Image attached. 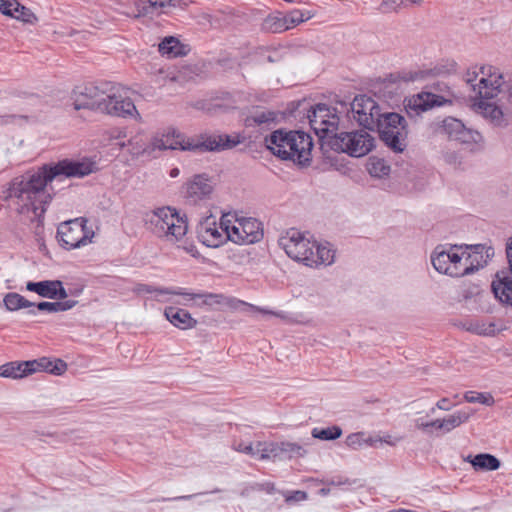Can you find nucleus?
Returning <instances> with one entry per match:
<instances>
[{
    "label": "nucleus",
    "instance_id": "1",
    "mask_svg": "<svg viewBox=\"0 0 512 512\" xmlns=\"http://www.w3.org/2000/svg\"><path fill=\"white\" fill-rule=\"evenodd\" d=\"M97 170L96 162L83 158L43 164L14 177L3 190V200L23 224H39L56 192L54 182L82 178Z\"/></svg>",
    "mask_w": 512,
    "mask_h": 512
},
{
    "label": "nucleus",
    "instance_id": "2",
    "mask_svg": "<svg viewBox=\"0 0 512 512\" xmlns=\"http://www.w3.org/2000/svg\"><path fill=\"white\" fill-rule=\"evenodd\" d=\"M346 108V103L335 99L331 106L322 102V167H337L334 159L326 155L328 150L345 153L360 158L368 155L376 147V138L370 132L359 129L350 132H336L339 114Z\"/></svg>",
    "mask_w": 512,
    "mask_h": 512
},
{
    "label": "nucleus",
    "instance_id": "3",
    "mask_svg": "<svg viewBox=\"0 0 512 512\" xmlns=\"http://www.w3.org/2000/svg\"><path fill=\"white\" fill-rule=\"evenodd\" d=\"M491 248L484 245L474 246H437L431 253L434 269L450 277H463L483 268L492 255Z\"/></svg>",
    "mask_w": 512,
    "mask_h": 512
},
{
    "label": "nucleus",
    "instance_id": "4",
    "mask_svg": "<svg viewBox=\"0 0 512 512\" xmlns=\"http://www.w3.org/2000/svg\"><path fill=\"white\" fill-rule=\"evenodd\" d=\"M145 221L152 232L164 243L185 251L194 258L200 253L193 241L187 236V221L172 207L163 206L146 213Z\"/></svg>",
    "mask_w": 512,
    "mask_h": 512
},
{
    "label": "nucleus",
    "instance_id": "5",
    "mask_svg": "<svg viewBox=\"0 0 512 512\" xmlns=\"http://www.w3.org/2000/svg\"><path fill=\"white\" fill-rule=\"evenodd\" d=\"M266 147L278 158L305 166L311 161L312 139L301 131L276 130L265 138Z\"/></svg>",
    "mask_w": 512,
    "mask_h": 512
},
{
    "label": "nucleus",
    "instance_id": "6",
    "mask_svg": "<svg viewBox=\"0 0 512 512\" xmlns=\"http://www.w3.org/2000/svg\"><path fill=\"white\" fill-rule=\"evenodd\" d=\"M279 246L293 261L309 268L320 264V244L308 232L296 228L283 231L278 239Z\"/></svg>",
    "mask_w": 512,
    "mask_h": 512
},
{
    "label": "nucleus",
    "instance_id": "7",
    "mask_svg": "<svg viewBox=\"0 0 512 512\" xmlns=\"http://www.w3.org/2000/svg\"><path fill=\"white\" fill-rule=\"evenodd\" d=\"M465 82L474 92L473 99L498 98L504 93V78L493 66H473L464 75Z\"/></svg>",
    "mask_w": 512,
    "mask_h": 512
},
{
    "label": "nucleus",
    "instance_id": "8",
    "mask_svg": "<svg viewBox=\"0 0 512 512\" xmlns=\"http://www.w3.org/2000/svg\"><path fill=\"white\" fill-rule=\"evenodd\" d=\"M375 128L380 139L393 152L402 153L407 147V121L395 112L382 113Z\"/></svg>",
    "mask_w": 512,
    "mask_h": 512
},
{
    "label": "nucleus",
    "instance_id": "9",
    "mask_svg": "<svg viewBox=\"0 0 512 512\" xmlns=\"http://www.w3.org/2000/svg\"><path fill=\"white\" fill-rule=\"evenodd\" d=\"M104 98L105 101L101 109L102 114L120 118H133L137 121L141 120V116L133 100L130 98L127 88L117 84H108Z\"/></svg>",
    "mask_w": 512,
    "mask_h": 512
},
{
    "label": "nucleus",
    "instance_id": "10",
    "mask_svg": "<svg viewBox=\"0 0 512 512\" xmlns=\"http://www.w3.org/2000/svg\"><path fill=\"white\" fill-rule=\"evenodd\" d=\"M223 225L228 229V238L237 244H252L261 240V223L255 218H238L227 213L223 215Z\"/></svg>",
    "mask_w": 512,
    "mask_h": 512
},
{
    "label": "nucleus",
    "instance_id": "11",
    "mask_svg": "<svg viewBox=\"0 0 512 512\" xmlns=\"http://www.w3.org/2000/svg\"><path fill=\"white\" fill-rule=\"evenodd\" d=\"M86 218H75L61 223L57 229L60 245L68 250L84 247L92 242L94 231L87 227Z\"/></svg>",
    "mask_w": 512,
    "mask_h": 512
},
{
    "label": "nucleus",
    "instance_id": "12",
    "mask_svg": "<svg viewBox=\"0 0 512 512\" xmlns=\"http://www.w3.org/2000/svg\"><path fill=\"white\" fill-rule=\"evenodd\" d=\"M108 84L88 83L76 86L70 94V102L75 111L90 110L101 113Z\"/></svg>",
    "mask_w": 512,
    "mask_h": 512
},
{
    "label": "nucleus",
    "instance_id": "13",
    "mask_svg": "<svg viewBox=\"0 0 512 512\" xmlns=\"http://www.w3.org/2000/svg\"><path fill=\"white\" fill-rule=\"evenodd\" d=\"M445 88V91L440 89L441 94L423 91L407 98L405 100V109L407 113L418 115L434 107L451 104L453 94L448 89V87Z\"/></svg>",
    "mask_w": 512,
    "mask_h": 512
},
{
    "label": "nucleus",
    "instance_id": "14",
    "mask_svg": "<svg viewBox=\"0 0 512 512\" xmlns=\"http://www.w3.org/2000/svg\"><path fill=\"white\" fill-rule=\"evenodd\" d=\"M354 120L366 129L374 130L381 111L378 103L366 95L356 96L351 103Z\"/></svg>",
    "mask_w": 512,
    "mask_h": 512
},
{
    "label": "nucleus",
    "instance_id": "15",
    "mask_svg": "<svg viewBox=\"0 0 512 512\" xmlns=\"http://www.w3.org/2000/svg\"><path fill=\"white\" fill-rule=\"evenodd\" d=\"M260 460H286L294 456H303L304 449L297 443L283 442H258Z\"/></svg>",
    "mask_w": 512,
    "mask_h": 512
},
{
    "label": "nucleus",
    "instance_id": "16",
    "mask_svg": "<svg viewBox=\"0 0 512 512\" xmlns=\"http://www.w3.org/2000/svg\"><path fill=\"white\" fill-rule=\"evenodd\" d=\"M194 147V138L186 137L175 130H168L165 133L156 134L150 141L151 152L167 149L191 151Z\"/></svg>",
    "mask_w": 512,
    "mask_h": 512
},
{
    "label": "nucleus",
    "instance_id": "17",
    "mask_svg": "<svg viewBox=\"0 0 512 512\" xmlns=\"http://www.w3.org/2000/svg\"><path fill=\"white\" fill-rule=\"evenodd\" d=\"M198 237L204 245L213 248L219 247L229 240L228 229L223 225V216L219 223L212 217L201 222L198 227Z\"/></svg>",
    "mask_w": 512,
    "mask_h": 512
},
{
    "label": "nucleus",
    "instance_id": "18",
    "mask_svg": "<svg viewBox=\"0 0 512 512\" xmlns=\"http://www.w3.org/2000/svg\"><path fill=\"white\" fill-rule=\"evenodd\" d=\"M472 109L493 126L503 127L508 124V119L498 102V98L473 99Z\"/></svg>",
    "mask_w": 512,
    "mask_h": 512
},
{
    "label": "nucleus",
    "instance_id": "19",
    "mask_svg": "<svg viewBox=\"0 0 512 512\" xmlns=\"http://www.w3.org/2000/svg\"><path fill=\"white\" fill-rule=\"evenodd\" d=\"M241 143V139L238 135H226V134H213L201 136L200 139H194L195 147L192 151L203 150V151H223L232 149L236 145Z\"/></svg>",
    "mask_w": 512,
    "mask_h": 512
},
{
    "label": "nucleus",
    "instance_id": "20",
    "mask_svg": "<svg viewBox=\"0 0 512 512\" xmlns=\"http://www.w3.org/2000/svg\"><path fill=\"white\" fill-rule=\"evenodd\" d=\"M26 289L50 299H65L68 297L62 282L59 280H46L41 282H28Z\"/></svg>",
    "mask_w": 512,
    "mask_h": 512
},
{
    "label": "nucleus",
    "instance_id": "21",
    "mask_svg": "<svg viewBox=\"0 0 512 512\" xmlns=\"http://www.w3.org/2000/svg\"><path fill=\"white\" fill-rule=\"evenodd\" d=\"M474 411L472 409L457 410L444 418L433 420V428L443 433H449L461 425L467 423Z\"/></svg>",
    "mask_w": 512,
    "mask_h": 512
},
{
    "label": "nucleus",
    "instance_id": "22",
    "mask_svg": "<svg viewBox=\"0 0 512 512\" xmlns=\"http://www.w3.org/2000/svg\"><path fill=\"white\" fill-rule=\"evenodd\" d=\"M189 0H141L137 4L139 15L167 13L170 8L187 6Z\"/></svg>",
    "mask_w": 512,
    "mask_h": 512
},
{
    "label": "nucleus",
    "instance_id": "23",
    "mask_svg": "<svg viewBox=\"0 0 512 512\" xmlns=\"http://www.w3.org/2000/svg\"><path fill=\"white\" fill-rule=\"evenodd\" d=\"M212 192L213 185L204 175H196L186 183L185 193L192 202L206 199Z\"/></svg>",
    "mask_w": 512,
    "mask_h": 512
},
{
    "label": "nucleus",
    "instance_id": "24",
    "mask_svg": "<svg viewBox=\"0 0 512 512\" xmlns=\"http://www.w3.org/2000/svg\"><path fill=\"white\" fill-rule=\"evenodd\" d=\"M491 286L497 299L512 306V274L509 271L498 272Z\"/></svg>",
    "mask_w": 512,
    "mask_h": 512
},
{
    "label": "nucleus",
    "instance_id": "25",
    "mask_svg": "<svg viewBox=\"0 0 512 512\" xmlns=\"http://www.w3.org/2000/svg\"><path fill=\"white\" fill-rule=\"evenodd\" d=\"M31 375L37 372H48L53 375H63L68 365L62 359L51 360L48 357H41L35 360H29Z\"/></svg>",
    "mask_w": 512,
    "mask_h": 512
},
{
    "label": "nucleus",
    "instance_id": "26",
    "mask_svg": "<svg viewBox=\"0 0 512 512\" xmlns=\"http://www.w3.org/2000/svg\"><path fill=\"white\" fill-rule=\"evenodd\" d=\"M164 315L171 324L180 329L193 328L197 324V321L192 318L191 314L184 309L167 307Z\"/></svg>",
    "mask_w": 512,
    "mask_h": 512
},
{
    "label": "nucleus",
    "instance_id": "27",
    "mask_svg": "<svg viewBox=\"0 0 512 512\" xmlns=\"http://www.w3.org/2000/svg\"><path fill=\"white\" fill-rule=\"evenodd\" d=\"M190 51L189 45L182 43L174 36L165 37L159 44V52L168 58L185 56Z\"/></svg>",
    "mask_w": 512,
    "mask_h": 512
},
{
    "label": "nucleus",
    "instance_id": "28",
    "mask_svg": "<svg viewBox=\"0 0 512 512\" xmlns=\"http://www.w3.org/2000/svg\"><path fill=\"white\" fill-rule=\"evenodd\" d=\"M31 375L29 361H12L0 365V377L13 380Z\"/></svg>",
    "mask_w": 512,
    "mask_h": 512
},
{
    "label": "nucleus",
    "instance_id": "29",
    "mask_svg": "<svg viewBox=\"0 0 512 512\" xmlns=\"http://www.w3.org/2000/svg\"><path fill=\"white\" fill-rule=\"evenodd\" d=\"M434 132L446 135L450 140L456 141L464 124L453 117H446L442 120L434 122Z\"/></svg>",
    "mask_w": 512,
    "mask_h": 512
},
{
    "label": "nucleus",
    "instance_id": "30",
    "mask_svg": "<svg viewBox=\"0 0 512 512\" xmlns=\"http://www.w3.org/2000/svg\"><path fill=\"white\" fill-rule=\"evenodd\" d=\"M189 296L191 299H194V306L196 307L217 309L230 304V300L222 294L199 293V295Z\"/></svg>",
    "mask_w": 512,
    "mask_h": 512
},
{
    "label": "nucleus",
    "instance_id": "31",
    "mask_svg": "<svg viewBox=\"0 0 512 512\" xmlns=\"http://www.w3.org/2000/svg\"><path fill=\"white\" fill-rule=\"evenodd\" d=\"M467 461L473 466L475 470L481 471H495L500 468V461L494 455L481 453L472 457L469 456Z\"/></svg>",
    "mask_w": 512,
    "mask_h": 512
},
{
    "label": "nucleus",
    "instance_id": "32",
    "mask_svg": "<svg viewBox=\"0 0 512 512\" xmlns=\"http://www.w3.org/2000/svg\"><path fill=\"white\" fill-rule=\"evenodd\" d=\"M381 439L378 436L367 435L364 432H356L349 434L345 439V444L354 450L361 449L366 446H375Z\"/></svg>",
    "mask_w": 512,
    "mask_h": 512
},
{
    "label": "nucleus",
    "instance_id": "33",
    "mask_svg": "<svg viewBox=\"0 0 512 512\" xmlns=\"http://www.w3.org/2000/svg\"><path fill=\"white\" fill-rule=\"evenodd\" d=\"M119 145L121 148L128 147L130 153L135 155L151 152L150 144L146 145L145 134L141 130L132 135L127 142H121Z\"/></svg>",
    "mask_w": 512,
    "mask_h": 512
},
{
    "label": "nucleus",
    "instance_id": "34",
    "mask_svg": "<svg viewBox=\"0 0 512 512\" xmlns=\"http://www.w3.org/2000/svg\"><path fill=\"white\" fill-rule=\"evenodd\" d=\"M456 141L474 148L483 143V137L478 131L469 129L464 125Z\"/></svg>",
    "mask_w": 512,
    "mask_h": 512
},
{
    "label": "nucleus",
    "instance_id": "35",
    "mask_svg": "<svg viewBox=\"0 0 512 512\" xmlns=\"http://www.w3.org/2000/svg\"><path fill=\"white\" fill-rule=\"evenodd\" d=\"M263 29L270 30L271 32L287 31L284 13L275 12L267 16L263 22Z\"/></svg>",
    "mask_w": 512,
    "mask_h": 512
},
{
    "label": "nucleus",
    "instance_id": "36",
    "mask_svg": "<svg viewBox=\"0 0 512 512\" xmlns=\"http://www.w3.org/2000/svg\"><path fill=\"white\" fill-rule=\"evenodd\" d=\"M6 309L17 311L22 308L31 307L33 304L18 293H8L3 299Z\"/></svg>",
    "mask_w": 512,
    "mask_h": 512
},
{
    "label": "nucleus",
    "instance_id": "37",
    "mask_svg": "<svg viewBox=\"0 0 512 512\" xmlns=\"http://www.w3.org/2000/svg\"><path fill=\"white\" fill-rule=\"evenodd\" d=\"M367 170L372 177L383 178L390 173V166L383 159L370 158Z\"/></svg>",
    "mask_w": 512,
    "mask_h": 512
},
{
    "label": "nucleus",
    "instance_id": "38",
    "mask_svg": "<svg viewBox=\"0 0 512 512\" xmlns=\"http://www.w3.org/2000/svg\"><path fill=\"white\" fill-rule=\"evenodd\" d=\"M77 304L74 300H68L64 302H40L37 308L41 311H47L49 313H56L67 311L73 308Z\"/></svg>",
    "mask_w": 512,
    "mask_h": 512
},
{
    "label": "nucleus",
    "instance_id": "39",
    "mask_svg": "<svg viewBox=\"0 0 512 512\" xmlns=\"http://www.w3.org/2000/svg\"><path fill=\"white\" fill-rule=\"evenodd\" d=\"M275 119V113L271 111H255L253 114L248 116L245 120L246 126L261 125L271 122Z\"/></svg>",
    "mask_w": 512,
    "mask_h": 512
},
{
    "label": "nucleus",
    "instance_id": "40",
    "mask_svg": "<svg viewBox=\"0 0 512 512\" xmlns=\"http://www.w3.org/2000/svg\"><path fill=\"white\" fill-rule=\"evenodd\" d=\"M463 398L468 403H480L486 406H492L495 402L490 393H479L475 391L465 392Z\"/></svg>",
    "mask_w": 512,
    "mask_h": 512
},
{
    "label": "nucleus",
    "instance_id": "41",
    "mask_svg": "<svg viewBox=\"0 0 512 512\" xmlns=\"http://www.w3.org/2000/svg\"><path fill=\"white\" fill-rule=\"evenodd\" d=\"M136 293L139 295L143 294H154L156 300L161 301L163 296L172 293V290L167 288H158L150 285L140 284L135 289Z\"/></svg>",
    "mask_w": 512,
    "mask_h": 512
},
{
    "label": "nucleus",
    "instance_id": "42",
    "mask_svg": "<svg viewBox=\"0 0 512 512\" xmlns=\"http://www.w3.org/2000/svg\"><path fill=\"white\" fill-rule=\"evenodd\" d=\"M470 330L483 336H493L497 332L496 325L493 322H475L471 324Z\"/></svg>",
    "mask_w": 512,
    "mask_h": 512
},
{
    "label": "nucleus",
    "instance_id": "43",
    "mask_svg": "<svg viewBox=\"0 0 512 512\" xmlns=\"http://www.w3.org/2000/svg\"><path fill=\"white\" fill-rule=\"evenodd\" d=\"M337 248L330 242L322 243V265L330 266L336 260Z\"/></svg>",
    "mask_w": 512,
    "mask_h": 512
},
{
    "label": "nucleus",
    "instance_id": "44",
    "mask_svg": "<svg viewBox=\"0 0 512 512\" xmlns=\"http://www.w3.org/2000/svg\"><path fill=\"white\" fill-rule=\"evenodd\" d=\"M12 18L28 24H34L38 20L36 15L29 8L21 4L17 8V12L13 14Z\"/></svg>",
    "mask_w": 512,
    "mask_h": 512
},
{
    "label": "nucleus",
    "instance_id": "45",
    "mask_svg": "<svg viewBox=\"0 0 512 512\" xmlns=\"http://www.w3.org/2000/svg\"><path fill=\"white\" fill-rule=\"evenodd\" d=\"M285 17V26H287V30L294 29L300 23L309 19V17H304V13L299 10L291 11L290 13L284 14Z\"/></svg>",
    "mask_w": 512,
    "mask_h": 512
},
{
    "label": "nucleus",
    "instance_id": "46",
    "mask_svg": "<svg viewBox=\"0 0 512 512\" xmlns=\"http://www.w3.org/2000/svg\"><path fill=\"white\" fill-rule=\"evenodd\" d=\"M20 3L17 0H0V12L12 18Z\"/></svg>",
    "mask_w": 512,
    "mask_h": 512
},
{
    "label": "nucleus",
    "instance_id": "47",
    "mask_svg": "<svg viewBox=\"0 0 512 512\" xmlns=\"http://www.w3.org/2000/svg\"><path fill=\"white\" fill-rule=\"evenodd\" d=\"M357 481L356 480H350L349 478L347 477H344V476H336L335 478L331 479V480H325V481H322V486L326 485V484H329V485H332V486H342V485H352V484H355ZM325 492V488L322 487V494Z\"/></svg>",
    "mask_w": 512,
    "mask_h": 512
},
{
    "label": "nucleus",
    "instance_id": "48",
    "mask_svg": "<svg viewBox=\"0 0 512 512\" xmlns=\"http://www.w3.org/2000/svg\"><path fill=\"white\" fill-rule=\"evenodd\" d=\"M341 435L342 429L336 425L322 429V440H335Z\"/></svg>",
    "mask_w": 512,
    "mask_h": 512
},
{
    "label": "nucleus",
    "instance_id": "49",
    "mask_svg": "<svg viewBox=\"0 0 512 512\" xmlns=\"http://www.w3.org/2000/svg\"><path fill=\"white\" fill-rule=\"evenodd\" d=\"M236 450L238 452H241V453H245V454H248V455H251V456H258L259 457L258 442H256L255 444H252V443H248V444L240 443L236 447Z\"/></svg>",
    "mask_w": 512,
    "mask_h": 512
},
{
    "label": "nucleus",
    "instance_id": "50",
    "mask_svg": "<svg viewBox=\"0 0 512 512\" xmlns=\"http://www.w3.org/2000/svg\"><path fill=\"white\" fill-rule=\"evenodd\" d=\"M402 7V0H383L381 3V10L385 13L396 11Z\"/></svg>",
    "mask_w": 512,
    "mask_h": 512
},
{
    "label": "nucleus",
    "instance_id": "51",
    "mask_svg": "<svg viewBox=\"0 0 512 512\" xmlns=\"http://www.w3.org/2000/svg\"><path fill=\"white\" fill-rule=\"evenodd\" d=\"M287 503L300 502L307 498V494L304 491H293L284 495Z\"/></svg>",
    "mask_w": 512,
    "mask_h": 512
},
{
    "label": "nucleus",
    "instance_id": "52",
    "mask_svg": "<svg viewBox=\"0 0 512 512\" xmlns=\"http://www.w3.org/2000/svg\"><path fill=\"white\" fill-rule=\"evenodd\" d=\"M170 295H179L182 296L184 299L183 304L184 305H191L194 306V299H191L189 295H199V293H192L185 290H172V293Z\"/></svg>",
    "mask_w": 512,
    "mask_h": 512
},
{
    "label": "nucleus",
    "instance_id": "53",
    "mask_svg": "<svg viewBox=\"0 0 512 512\" xmlns=\"http://www.w3.org/2000/svg\"><path fill=\"white\" fill-rule=\"evenodd\" d=\"M17 151L14 148L5 146L0 149V163L7 162L11 157L15 156Z\"/></svg>",
    "mask_w": 512,
    "mask_h": 512
},
{
    "label": "nucleus",
    "instance_id": "54",
    "mask_svg": "<svg viewBox=\"0 0 512 512\" xmlns=\"http://www.w3.org/2000/svg\"><path fill=\"white\" fill-rule=\"evenodd\" d=\"M436 408L442 411H449L452 408V403L449 398L443 397L437 401L435 407L431 409V412L434 413Z\"/></svg>",
    "mask_w": 512,
    "mask_h": 512
},
{
    "label": "nucleus",
    "instance_id": "55",
    "mask_svg": "<svg viewBox=\"0 0 512 512\" xmlns=\"http://www.w3.org/2000/svg\"><path fill=\"white\" fill-rule=\"evenodd\" d=\"M432 423H433V420L432 421H425L423 418H417L415 420V426H416V428H418L420 430H427L430 427L433 428Z\"/></svg>",
    "mask_w": 512,
    "mask_h": 512
},
{
    "label": "nucleus",
    "instance_id": "56",
    "mask_svg": "<svg viewBox=\"0 0 512 512\" xmlns=\"http://www.w3.org/2000/svg\"><path fill=\"white\" fill-rule=\"evenodd\" d=\"M506 254L509 263V272L512 274V237L506 243Z\"/></svg>",
    "mask_w": 512,
    "mask_h": 512
},
{
    "label": "nucleus",
    "instance_id": "57",
    "mask_svg": "<svg viewBox=\"0 0 512 512\" xmlns=\"http://www.w3.org/2000/svg\"><path fill=\"white\" fill-rule=\"evenodd\" d=\"M381 441L380 442H385L391 446H395L397 443H399L401 441V438L400 437H396V436H392V435H385L384 437H380L378 436Z\"/></svg>",
    "mask_w": 512,
    "mask_h": 512
},
{
    "label": "nucleus",
    "instance_id": "58",
    "mask_svg": "<svg viewBox=\"0 0 512 512\" xmlns=\"http://www.w3.org/2000/svg\"><path fill=\"white\" fill-rule=\"evenodd\" d=\"M423 0H402L403 7L420 4Z\"/></svg>",
    "mask_w": 512,
    "mask_h": 512
},
{
    "label": "nucleus",
    "instance_id": "59",
    "mask_svg": "<svg viewBox=\"0 0 512 512\" xmlns=\"http://www.w3.org/2000/svg\"><path fill=\"white\" fill-rule=\"evenodd\" d=\"M320 107V104H316L315 105V108H319ZM310 118V123L313 125L314 123H316V109L313 110V115L312 116H309Z\"/></svg>",
    "mask_w": 512,
    "mask_h": 512
},
{
    "label": "nucleus",
    "instance_id": "60",
    "mask_svg": "<svg viewBox=\"0 0 512 512\" xmlns=\"http://www.w3.org/2000/svg\"><path fill=\"white\" fill-rule=\"evenodd\" d=\"M387 512H417V511L399 508V509L389 510Z\"/></svg>",
    "mask_w": 512,
    "mask_h": 512
},
{
    "label": "nucleus",
    "instance_id": "61",
    "mask_svg": "<svg viewBox=\"0 0 512 512\" xmlns=\"http://www.w3.org/2000/svg\"><path fill=\"white\" fill-rule=\"evenodd\" d=\"M312 435H313L314 438L320 439V430L317 429V428H314L313 431H312Z\"/></svg>",
    "mask_w": 512,
    "mask_h": 512
},
{
    "label": "nucleus",
    "instance_id": "62",
    "mask_svg": "<svg viewBox=\"0 0 512 512\" xmlns=\"http://www.w3.org/2000/svg\"><path fill=\"white\" fill-rule=\"evenodd\" d=\"M126 137V133L124 131H119L117 136H115L116 139H122Z\"/></svg>",
    "mask_w": 512,
    "mask_h": 512
},
{
    "label": "nucleus",
    "instance_id": "63",
    "mask_svg": "<svg viewBox=\"0 0 512 512\" xmlns=\"http://www.w3.org/2000/svg\"><path fill=\"white\" fill-rule=\"evenodd\" d=\"M178 174H179V170L177 168L172 169V171H171L172 177H176V176H178Z\"/></svg>",
    "mask_w": 512,
    "mask_h": 512
},
{
    "label": "nucleus",
    "instance_id": "64",
    "mask_svg": "<svg viewBox=\"0 0 512 512\" xmlns=\"http://www.w3.org/2000/svg\"><path fill=\"white\" fill-rule=\"evenodd\" d=\"M313 129H314L315 134H316V135H319V133H320V129H318L317 127H313Z\"/></svg>",
    "mask_w": 512,
    "mask_h": 512
}]
</instances>
